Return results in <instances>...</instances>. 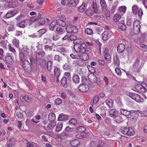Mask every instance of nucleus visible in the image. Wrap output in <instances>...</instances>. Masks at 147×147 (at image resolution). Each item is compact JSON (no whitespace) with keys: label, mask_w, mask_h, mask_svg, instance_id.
<instances>
[{"label":"nucleus","mask_w":147,"mask_h":147,"mask_svg":"<svg viewBox=\"0 0 147 147\" xmlns=\"http://www.w3.org/2000/svg\"><path fill=\"white\" fill-rule=\"evenodd\" d=\"M17 10L12 11L7 13L6 15V17L7 18H9L13 16L16 14L17 13Z\"/></svg>","instance_id":"obj_17"},{"label":"nucleus","mask_w":147,"mask_h":147,"mask_svg":"<svg viewBox=\"0 0 147 147\" xmlns=\"http://www.w3.org/2000/svg\"><path fill=\"white\" fill-rule=\"evenodd\" d=\"M114 120L115 122L117 123H120L123 121L122 117L118 115L115 117Z\"/></svg>","instance_id":"obj_34"},{"label":"nucleus","mask_w":147,"mask_h":147,"mask_svg":"<svg viewBox=\"0 0 147 147\" xmlns=\"http://www.w3.org/2000/svg\"><path fill=\"white\" fill-rule=\"evenodd\" d=\"M100 5L101 7L102 10L105 11L107 8V6L105 0H100Z\"/></svg>","instance_id":"obj_18"},{"label":"nucleus","mask_w":147,"mask_h":147,"mask_svg":"<svg viewBox=\"0 0 147 147\" xmlns=\"http://www.w3.org/2000/svg\"><path fill=\"white\" fill-rule=\"evenodd\" d=\"M132 11L134 14L136 15L138 13V6L136 5H134L132 7Z\"/></svg>","instance_id":"obj_35"},{"label":"nucleus","mask_w":147,"mask_h":147,"mask_svg":"<svg viewBox=\"0 0 147 147\" xmlns=\"http://www.w3.org/2000/svg\"><path fill=\"white\" fill-rule=\"evenodd\" d=\"M85 32L86 34L88 35H91L93 34V32L91 28H87L85 30Z\"/></svg>","instance_id":"obj_48"},{"label":"nucleus","mask_w":147,"mask_h":147,"mask_svg":"<svg viewBox=\"0 0 147 147\" xmlns=\"http://www.w3.org/2000/svg\"><path fill=\"white\" fill-rule=\"evenodd\" d=\"M86 8L84 4H82L79 7L78 10L79 12H82L85 10Z\"/></svg>","instance_id":"obj_51"},{"label":"nucleus","mask_w":147,"mask_h":147,"mask_svg":"<svg viewBox=\"0 0 147 147\" xmlns=\"http://www.w3.org/2000/svg\"><path fill=\"white\" fill-rule=\"evenodd\" d=\"M141 85L142 90H145V91H147V85L144 83H141Z\"/></svg>","instance_id":"obj_59"},{"label":"nucleus","mask_w":147,"mask_h":147,"mask_svg":"<svg viewBox=\"0 0 147 147\" xmlns=\"http://www.w3.org/2000/svg\"><path fill=\"white\" fill-rule=\"evenodd\" d=\"M66 31L68 33H76L77 32L78 30L76 26L72 25H69L66 28Z\"/></svg>","instance_id":"obj_5"},{"label":"nucleus","mask_w":147,"mask_h":147,"mask_svg":"<svg viewBox=\"0 0 147 147\" xmlns=\"http://www.w3.org/2000/svg\"><path fill=\"white\" fill-rule=\"evenodd\" d=\"M68 117L67 115H64L61 113L59 115V117L58 118V120L59 121H63L67 119Z\"/></svg>","instance_id":"obj_19"},{"label":"nucleus","mask_w":147,"mask_h":147,"mask_svg":"<svg viewBox=\"0 0 147 147\" xmlns=\"http://www.w3.org/2000/svg\"><path fill=\"white\" fill-rule=\"evenodd\" d=\"M115 71L117 74L119 76H121V70L118 67H116L115 69Z\"/></svg>","instance_id":"obj_64"},{"label":"nucleus","mask_w":147,"mask_h":147,"mask_svg":"<svg viewBox=\"0 0 147 147\" xmlns=\"http://www.w3.org/2000/svg\"><path fill=\"white\" fill-rule=\"evenodd\" d=\"M22 66L25 70H31V65L30 62L26 60H24L22 63Z\"/></svg>","instance_id":"obj_7"},{"label":"nucleus","mask_w":147,"mask_h":147,"mask_svg":"<svg viewBox=\"0 0 147 147\" xmlns=\"http://www.w3.org/2000/svg\"><path fill=\"white\" fill-rule=\"evenodd\" d=\"M138 14L139 18L141 19L142 16L143 14V11L142 9L141 8L139 9L138 11Z\"/></svg>","instance_id":"obj_61"},{"label":"nucleus","mask_w":147,"mask_h":147,"mask_svg":"<svg viewBox=\"0 0 147 147\" xmlns=\"http://www.w3.org/2000/svg\"><path fill=\"white\" fill-rule=\"evenodd\" d=\"M19 56L20 58V61L22 62L23 60H26L25 59H26L24 56V55L23 53H19Z\"/></svg>","instance_id":"obj_53"},{"label":"nucleus","mask_w":147,"mask_h":147,"mask_svg":"<svg viewBox=\"0 0 147 147\" xmlns=\"http://www.w3.org/2000/svg\"><path fill=\"white\" fill-rule=\"evenodd\" d=\"M54 73L55 76L57 78H59L60 74V69L57 67L55 66L54 67Z\"/></svg>","instance_id":"obj_13"},{"label":"nucleus","mask_w":147,"mask_h":147,"mask_svg":"<svg viewBox=\"0 0 147 147\" xmlns=\"http://www.w3.org/2000/svg\"><path fill=\"white\" fill-rule=\"evenodd\" d=\"M9 143L8 144V147H10L12 146H14L15 144L16 139L14 138H11L9 139Z\"/></svg>","instance_id":"obj_29"},{"label":"nucleus","mask_w":147,"mask_h":147,"mask_svg":"<svg viewBox=\"0 0 147 147\" xmlns=\"http://www.w3.org/2000/svg\"><path fill=\"white\" fill-rule=\"evenodd\" d=\"M80 77L79 76L74 74L72 77L73 81L75 84H77L80 82Z\"/></svg>","instance_id":"obj_22"},{"label":"nucleus","mask_w":147,"mask_h":147,"mask_svg":"<svg viewBox=\"0 0 147 147\" xmlns=\"http://www.w3.org/2000/svg\"><path fill=\"white\" fill-rule=\"evenodd\" d=\"M125 47L123 43H120L119 45L117 47V51L119 53H121L125 50Z\"/></svg>","instance_id":"obj_12"},{"label":"nucleus","mask_w":147,"mask_h":147,"mask_svg":"<svg viewBox=\"0 0 147 147\" xmlns=\"http://www.w3.org/2000/svg\"><path fill=\"white\" fill-rule=\"evenodd\" d=\"M61 82L63 87H66L67 86L68 84L67 82V78L66 77H63L61 80Z\"/></svg>","instance_id":"obj_32"},{"label":"nucleus","mask_w":147,"mask_h":147,"mask_svg":"<svg viewBox=\"0 0 147 147\" xmlns=\"http://www.w3.org/2000/svg\"><path fill=\"white\" fill-rule=\"evenodd\" d=\"M63 127V123H59L57 125L56 129V131L58 132H59L61 129Z\"/></svg>","instance_id":"obj_41"},{"label":"nucleus","mask_w":147,"mask_h":147,"mask_svg":"<svg viewBox=\"0 0 147 147\" xmlns=\"http://www.w3.org/2000/svg\"><path fill=\"white\" fill-rule=\"evenodd\" d=\"M117 2H115L113 5V6L111 9V13H114L117 7Z\"/></svg>","instance_id":"obj_52"},{"label":"nucleus","mask_w":147,"mask_h":147,"mask_svg":"<svg viewBox=\"0 0 147 147\" xmlns=\"http://www.w3.org/2000/svg\"><path fill=\"white\" fill-rule=\"evenodd\" d=\"M77 64L79 66H82L84 65V61L81 60L76 61Z\"/></svg>","instance_id":"obj_60"},{"label":"nucleus","mask_w":147,"mask_h":147,"mask_svg":"<svg viewBox=\"0 0 147 147\" xmlns=\"http://www.w3.org/2000/svg\"><path fill=\"white\" fill-rule=\"evenodd\" d=\"M140 22L138 20L134 21L133 23L134 32L135 34H138L140 31L141 26L140 25Z\"/></svg>","instance_id":"obj_3"},{"label":"nucleus","mask_w":147,"mask_h":147,"mask_svg":"<svg viewBox=\"0 0 147 147\" xmlns=\"http://www.w3.org/2000/svg\"><path fill=\"white\" fill-rule=\"evenodd\" d=\"M71 144L73 146H77L80 144L79 141L77 140H74L70 142Z\"/></svg>","instance_id":"obj_27"},{"label":"nucleus","mask_w":147,"mask_h":147,"mask_svg":"<svg viewBox=\"0 0 147 147\" xmlns=\"http://www.w3.org/2000/svg\"><path fill=\"white\" fill-rule=\"evenodd\" d=\"M121 18V15L118 13H117L113 16V20L115 22H118Z\"/></svg>","instance_id":"obj_33"},{"label":"nucleus","mask_w":147,"mask_h":147,"mask_svg":"<svg viewBox=\"0 0 147 147\" xmlns=\"http://www.w3.org/2000/svg\"><path fill=\"white\" fill-rule=\"evenodd\" d=\"M26 20H24L20 22L17 23L16 24L17 26L22 28H24L27 25Z\"/></svg>","instance_id":"obj_11"},{"label":"nucleus","mask_w":147,"mask_h":147,"mask_svg":"<svg viewBox=\"0 0 147 147\" xmlns=\"http://www.w3.org/2000/svg\"><path fill=\"white\" fill-rule=\"evenodd\" d=\"M57 24L55 21H53L49 26V29L51 31H53L54 27Z\"/></svg>","instance_id":"obj_39"},{"label":"nucleus","mask_w":147,"mask_h":147,"mask_svg":"<svg viewBox=\"0 0 147 147\" xmlns=\"http://www.w3.org/2000/svg\"><path fill=\"white\" fill-rule=\"evenodd\" d=\"M127 95L129 96L133 99L135 100L136 101L139 102L141 101V97L140 96L134 92L127 93Z\"/></svg>","instance_id":"obj_6"},{"label":"nucleus","mask_w":147,"mask_h":147,"mask_svg":"<svg viewBox=\"0 0 147 147\" xmlns=\"http://www.w3.org/2000/svg\"><path fill=\"white\" fill-rule=\"evenodd\" d=\"M139 62L138 61H137L134 64V67L138 69V71L140 70L141 67H139Z\"/></svg>","instance_id":"obj_47"},{"label":"nucleus","mask_w":147,"mask_h":147,"mask_svg":"<svg viewBox=\"0 0 147 147\" xmlns=\"http://www.w3.org/2000/svg\"><path fill=\"white\" fill-rule=\"evenodd\" d=\"M55 102L56 104L59 105L61 103L62 100L60 98H57L55 99Z\"/></svg>","instance_id":"obj_62"},{"label":"nucleus","mask_w":147,"mask_h":147,"mask_svg":"<svg viewBox=\"0 0 147 147\" xmlns=\"http://www.w3.org/2000/svg\"><path fill=\"white\" fill-rule=\"evenodd\" d=\"M86 134L85 133H77L76 137L78 139H81L86 137Z\"/></svg>","instance_id":"obj_24"},{"label":"nucleus","mask_w":147,"mask_h":147,"mask_svg":"<svg viewBox=\"0 0 147 147\" xmlns=\"http://www.w3.org/2000/svg\"><path fill=\"white\" fill-rule=\"evenodd\" d=\"M47 70L49 72H51L53 68V65L52 62L50 61H48L47 64Z\"/></svg>","instance_id":"obj_23"},{"label":"nucleus","mask_w":147,"mask_h":147,"mask_svg":"<svg viewBox=\"0 0 147 147\" xmlns=\"http://www.w3.org/2000/svg\"><path fill=\"white\" fill-rule=\"evenodd\" d=\"M70 124H72L74 125H76L77 123V121L75 119H71L69 121Z\"/></svg>","instance_id":"obj_56"},{"label":"nucleus","mask_w":147,"mask_h":147,"mask_svg":"<svg viewBox=\"0 0 147 147\" xmlns=\"http://www.w3.org/2000/svg\"><path fill=\"white\" fill-rule=\"evenodd\" d=\"M12 42L13 45L17 48H18L19 47V40L16 39H13L12 40Z\"/></svg>","instance_id":"obj_45"},{"label":"nucleus","mask_w":147,"mask_h":147,"mask_svg":"<svg viewBox=\"0 0 147 147\" xmlns=\"http://www.w3.org/2000/svg\"><path fill=\"white\" fill-rule=\"evenodd\" d=\"M128 127H125L121 129V132L124 135H127L128 133Z\"/></svg>","instance_id":"obj_54"},{"label":"nucleus","mask_w":147,"mask_h":147,"mask_svg":"<svg viewBox=\"0 0 147 147\" xmlns=\"http://www.w3.org/2000/svg\"><path fill=\"white\" fill-rule=\"evenodd\" d=\"M87 46L84 43L81 44H76L74 46V49L75 51L79 53H84L86 51Z\"/></svg>","instance_id":"obj_1"},{"label":"nucleus","mask_w":147,"mask_h":147,"mask_svg":"<svg viewBox=\"0 0 147 147\" xmlns=\"http://www.w3.org/2000/svg\"><path fill=\"white\" fill-rule=\"evenodd\" d=\"M106 104L109 108H111L113 105V102L112 100L111 99L107 100L106 101Z\"/></svg>","instance_id":"obj_43"},{"label":"nucleus","mask_w":147,"mask_h":147,"mask_svg":"<svg viewBox=\"0 0 147 147\" xmlns=\"http://www.w3.org/2000/svg\"><path fill=\"white\" fill-rule=\"evenodd\" d=\"M27 144L26 147H35L36 145V144L34 142H28Z\"/></svg>","instance_id":"obj_49"},{"label":"nucleus","mask_w":147,"mask_h":147,"mask_svg":"<svg viewBox=\"0 0 147 147\" xmlns=\"http://www.w3.org/2000/svg\"><path fill=\"white\" fill-rule=\"evenodd\" d=\"M37 23L36 24V26H41L45 23V18H40L37 21Z\"/></svg>","instance_id":"obj_20"},{"label":"nucleus","mask_w":147,"mask_h":147,"mask_svg":"<svg viewBox=\"0 0 147 147\" xmlns=\"http://www.w3.org/2000/svg\"><path fill=\"white\" fill-rule=\"evenodd\" d=\"M55 114L53 113H50L48 116V120L51 122H55L54 121L55 119Z\"/></svg>","instance_id":"obj_15"},{"label":"nucleus","mask_w":147,"mask_h":147,"mask_svg":"<svg viewBox=\"0 0 147 147\" xmlns=\"http://www.w3.org/2000/svg\"><path fill=\"white\" fill-rule=\"evenodd\" d=\"M82 39L81 38H77L76 39V40H74V43L75 44H80V43L82 42Z\"/></svg>","instance_id":"obj_63"},{"label":"nucleus","mask_w":147,"mask_h":147,"mask_svg":"<svg viewBox=\"0 0 147 147\" xmlns=\"http://www.w3.org/2000/svg\"><path fill=\"white\" fill-rule=\"evenodd\" d=\"M109 32L108 31H104L102 34V38L104 40H106L109 38Z\"/></svg>","instance_id":"obj_14"},{"label":"nucleus","mask_w":147,"mask_h":147,"mask_svg":"<svg viewBox=\"0 0 147 147\" xmlns=\"http://www.w3.org/2000/svg\"><path fill=\"white\" fill-rule=\"evenodd\" d=\"M53 47L52 46L46 45L44 46L45 50L46 52H48L52 50Z\"/></svg>","instance_id":"obj_42"},{"label":"nucleus","mask_w":147,"mask_h":147,"mask_svg":"<svg viewBox=\"0 0 147 147\" xmlns=\"http://www.w3.org/2000/svg\"><path fill=\"white\" fill-rule=\"evenodd\" d=\"M88 78L90 81H93L94 83L98 85L100 84L101 80L99 78H97L95 75L93 74H90L88 76Z\"/></svg>","instance_id":"obj_4"},{"label":"nucleus","mask_w":147,"mask_h":147,"mask_svg":"<svg viewBox=\"0 0 147 147\" xmlns=\"http://www.w3.org/2000/svg\"><path fill=\"white\" fill-rule=\"evenodd\" d=\"M127 131L128 133H127V135L128 136H132L135 133L134 129L131 127H128V130Z\"/></svg>","instance_id":"obj_30"},{"label":"nucleus","mask_w":147,"mask_h":147,"mask_svg":"<svg viewBox=\"0 0 147 147\" xmlns=\"http://www.w3.org/2000/svg\"><path fill=\"white\" fill-rule=\"evenodd\" d=\"M110 116L111 117L116 116L119 115L117 111L114 109H111L109 111Z\"/></svg>","instance_id":"obj_16"},{"label":"nucleus","mask_w":147,"mask_h":147,"mask_svg":"<svg viewBox=\"0 0 147 147\" xmlns=\"http://www.w3.org/2000/svg\"><path fill=\"white\" fill-rule=\"evenodd\" d=\"M77 133H84L86 130V128L84 127L80 126L77 128Z\"/></svg>","instance_id":"obj_36"},{"label":"nucleus","mask_w":147,"mask_h":147,"mask_svg":"<svg viewBox=\"0 0 147 147\" xmlns=\"http://www.w3.org/2000/svg\"><path fill=\"white\" fill-rule=\"evenodd\" d=\"M81 57L84 61H86L89 59L88 55L86 53H83L81 55Z\"/></svg>","instance_id":"obj_40"},{"label":"nucleus","mask_w":147,"mask_h":147,"mask_svg":"<svg viewBox=\"0 0 147 147\" xmlns=\"http://www.w3.org/2000/svg\"><path fill=\"white\" fill-rule=\"evenodd\" d=\"M126 9L127 7L125 6H121L119 7V10L123 13L125 12Z\"/></svg>","instance_id":"obj_58"},{"label":"nucleus","mask_w":147,"mask_h":147,"mask_svg":"<svg viewBox=\"0 0 147 147\" xmlns=\"http://www.w3.org/2000/svg\"><path fill=\"white\" fill-rule=\"evenodd\" d=\"M79 0H70L67 1V3L65 0L61 1V3L62 5L76 7L79 3Z\"/></svg>","instance_id":"obj_2"},{"label":"nucleus","mask_w":147,"mask_h":147,"mask_svg":"<svg viewBox=\"0 0 147 147\" xmlns=\"http://www.w3.org/2000/svg\"><path fill=\"white\" fill-rule=\"evenodd\" d=\"M56 125V123L55 122H51V123L48 125L47 127V130L53 129L55 126Z\"/></svg>","instance_id":"obj_37"},{"label":"nucleus","mask_w":147,"mask_h":147,"mask_svg":"<svg viewBox=\"0 0 147 147\" xmlns=\"http://www.w3.org/2000/svg\"><path fill=\"white\" fill-rule=\"evenodd\" d=\"M57 24L63 27H65L66 25L65 22L64 20H57L55 21Z\"/></svg>","instance_id":"obj_25"},{"label":"nucleus","mask_w":147,"mask_h":147,"mask_svg":"<svg viewBox=\"0 0 147 147\" xmlns=\"http://www.w3.org/2000/svg\"><path fill=\"white\" fill-rule=\"evenodd\" d=\"M136 88L137 90L135 91L136 92H142V91L143 92V90L142 89L141 85L136 86Z\"/></svg>","instance_id":"obj_55"},{"label":"nucleus","mask_w":147,"mask_h":147,"mask_svg":"<svg viewBox=\"0 0 147 147\" xmlns=\"http://www.w3.org/2000/svg\"><path fill=\"white\" fill-rule=\"evenodd\" d=\"M13 57L10 55H7L5 58V60L6 62L9 64H11L13 63Z\"/></svg>","instance_id":"obj_21"},{"label":"nucleus","mask_w":147,"mask_h":147,"mask_svg":"<svg viewBox=\"0 0 147 147\" xmlns=\"http://www.w3.org/2000/svg\"><path fill=\"white\" fill-rule=\"evenodd\" d=\"M18 4V2L16 1H13L9 4V6L12 8L15 7Z\"/></svg>","instance_id":"obj_50"},{"label":"nucleus","mask_w":147,"mask_h":147,"mask_svg":"<svg viewBox=\"0 0 147 147\" xmlns=\"http://www.w3.org/2000/svg\"><path fill=\"white\" fill-rule=\"evenodd\" d=\"M9 49L11 52H13V54H15L16 53V51L15 49L11 46V44H9L8 45Z\"/></svg>","instance_id":"obj_57"},{"label":"nucleus","mask_w":147,"mask_h":147,"mask_svg":"<svg viewBox=\"0 0 147 147\" xmlns=\"http://www.w3.org/2000/svg\"><path fill=\"white\" fill-rule=\"evenodd\" d=\"M120 110L121 113L125 116H127L131 115V116H132L136 114L135 113L133 112L132 113H131V111H127L122 109H121Z\"/></svg>","instance_id":"obj_9"},{"label":"nucleus","mask_w":147,"mask_h":147,"mask_svg":"<svg viewBox=\"0 0 147 147\" xmlns=\"http://www.w3.org/2000/svg\"><path fill=\"white\" fill-rule=\"evenodd\" d=\"M23 53H24V56H25L26 58L27 59L28 58H29L30 59V61L32 63V59L31 56V55L30 54L28 51H24Z\"/></svg>","instance_id":"obj_38"},{"label":"nucleus","mask_w":147,"mask_h":147,"mask_svg":"<svg viewBox=\"0 0 147 147\" xmlns=\"http://www.w3.org/2000/svg\"><path fill=\"white\" fill-rule=\"evenodd\" d=\"M56 30L57 33L60 35H61L65 32L64 30L60 27H57Z\"/></svg>","instance_id":"obj_31"},{"label":"nucleus","mask_w":147,"mask_h":147,"mask_svg":"<svg viewBox=\"0 0 147 147\" xmlns=\"http://www.w3.org/2000/svg\"><path fill=\"white\" fill-rule=\"evenodd\" d=\"M114 64L117 66H119L120 65V62L119 58L117 56L115 57H114Z\"/></svg>","instance_id":"obj_44"},{"label":"nucleus","mask_w":147,"mask_h":147,"mask_svg":"<svg viewBox=\"0 0 147 147\" xmlns=\"http://www.w3.org/2000/svg\"><path fill=\"white\" fill-rule=\"evenodd\" d=\"M85 13L88 16H91L94 13L93 8H89L87 9Z\"/></svg>","instance_id":"obj_28"},{"label":"nucleus","mask_w":147,"mask_h":147,"mask_svg":"<svg viewBox=\"0 0 147 147\" xmlns=\"http://www.w3.org/2000/svg\"><path fill=\"white\" fill-rule=\"evenodd\" d=\"M35 55L36 60H40L42 59L43 57L45 56V52L43 51H39L36 52Z\"/></svg>","instance_id":"obj_8"},{"label":"nucleus","mask_w":147,"mask_h":147,"mask_svg":"<svg viewBox=\"0 0 147 147\" xmlns=\"http://www.w3.org/2000/svg\"><path fill=\"white\" fill-rule=\"evenodd\" d=\"M46 32V31L44 29H41L38 30L36 34L38 35V36H41L42 34H44Z\"/></svg>","instance_id":"obj_46"},{"label":"nucleus","mask_w":147,"mask_h":147,"mask_svg":"<svg viewBox=\"0 0 147 147\" xmlns=\"http://www.w3.org/2000/svg\"><path fill=\"white\" fill-rule=\"evenodd\" d=\"M86 88L85 85L84 84H81L78 87V90L80 92H87Z\"/></svg>","instance_id":"obj_26"},{"label":"nucleus","mask_w":147,"mask_h":147,"mask_svg":"<svg viewBox=\"0 0 147 147\" xmlns=\"http://www.w3.org/2000/svg\"><path fill=\"white\" fill-rule=\"evenodd\" d=\"M118 27L121 31H124L126 30V26L124 24V22L123 20H121L118 23Z\"/></svg>","instance_id":"obj_10"}]
</instances>
